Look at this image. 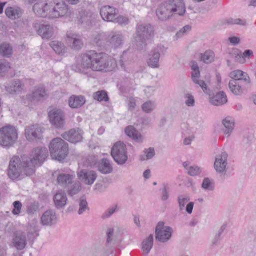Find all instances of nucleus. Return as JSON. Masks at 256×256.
<instances>
[{
    "instance_id": "obj_1",
    "label": "nucleus",
    "mask_w": 256,
    "mask_h": 256,
    "mask_svg": "<svg viewBox=\"0 0 256 256\" xmlns=\"http://www.w3.org/2000/svg\"><path fill=\"white\" fill-rule=\"evenodd\" d=\"M106 55L104 53H98L91 50L80 56L72 69L77 72L86 74L88 69L94 71H104L108 66L106 60Z\"/></svg>"
},
{
    "instance_id": "obj_2",
    "label": "nucleus",
    "mask_w": 256,
    "mask_h": 256,
    "mask_svg": "<svg viewBox=\"0 0 256 256\" xmlns=\"http://www.w3.org/2000/svg\"><path fill=\"white\" fill-rule=\"evenodd\" d=\"M186 12V6L182 0H168L160 5L156 16L162 21L170 19L174 14L182 16Z\"/></svg>"
},
{
    "instance_id": "obj_3",
    "label": "nucleus",
    "mask_w": 256,
    "mask_h": 256,
    "mask_svg": "<svg viewBox=\"0 0 256 256\" xmlns=\"http://www.w3.org/2000/svg\"><path fill=\"white\" fill-rule=\"evenodd\" d=\"M48 156L46 148H38L33 150L30 157H22V164L26 176H31L35 172L36 166H40Z\"/></svg>"
},
{
    "instance_id": "obj_4",
    "label": "nucleus",
    "mask_w": 256,
    "mask_h": 256,
    "mask_svg": "<svg viewBox=\"0 0 256 256\" xmlns=\"http://www.w3.org/2000/svg\"><path fill=\"white\" fill-rule=\"evenodd\" d=\"M154 36V28L150 24H142L137 26L134 36L136 46L142 50L147 45L148 40H151Z\"/></svg>"
},
{
    "instance_id": "obj_5",
    "label": "nucleus",
    "mask_w": 256,
    "mask_h": 256,
    "mask_svg": "<svg viewBox=\"0 0 256 256\" xmlns=\"http://www.w3.org/2000/svg\"><path fill=\"white\" fill-rule=\"evenodd\" d=\"M49 148L51 156L55 160H62L68 154V145L60 138H58L52 140Z\"/></svg>"
},
{
    "instance_id": "obj_6",
    "label": "nucleus",
    "mask_w": 256,
    "mask_h": 256,
    "mask_svg": "<svg viewBox=\"0 0 256 256\" xmlns=\"http://www.w3.org/2000/svg\"><path fill=\"white\" fill-rule=\"evenodd\" d=\"M18 138L17 130L14 127L6 126L0 129V145L10 148L15 144Z\"/></svg>"
},
{
    "instance_id": "obj_7",
    "label": "nucleus",
    "mask_w": 256,
    "mask_h": 256,
    "mask_svg": "<svg viewBox=\"0 0 256 256\" xmlns=\"http://www.w3.org/2000/svg\"><path fill=\"white\" fill-rule=\"evenodd\" d=\"M49 5L50 6V18H52L68 16L71 14L68 6L62 0H54L49 3Z\"/></svg>"
},
{
    "instance_id": "obj_8",
    "label": "nucleus",
    "mask_w": 256,
    "mask_h": 256,
    "mask_svg": "<svg viewBox=\"0 0 256 256\" xmlns=\"http://www.w3.org/2000/svg\"><path fill=\"white\" fill-rule=\"evenodd\" d=\"M113 159L120 166L124 165L128 161L127 148L123 142H117L113 146Z\"/></svg>"
},
{
    "instance_id": "obj_9",
    "label": "nucleus",
    "mask_w": 256,
    "mask_h": 256,
    "mask_svg": "<svg viewBox=\"0 0 256 256\" xmlns=\"http://www.w3.org/2000/svg\"><path fill=\"white\" fill-rule=\"evenodd\" d=\"M172 229L170 226H165L164 222H159L156 228V238L160 242H167L172 237Z\"/></svg>"
},
{
    "instance_id": "obj_10",
    "label": "nucleus",
    "mask_w": 256,
    "mask_h": 256,
    "mask_svg": "<svg viewBox=\"0 0 256 256\" xmlns=\"http://www.w3.org/2000/svg\"><path fill=\"white\" fill-rule=\"evenodd\" d=\"M228 154L222 152L216 156L214 168L216 172L222 176H225L228 170Z\"/></svg>"
},
{
    "instance_id": "obj_11",
    "label": "nucleus",
    "mask_w": 256,
    "mask_h": 256,
    "mask_svg": "<svg viewBox=\"0 0 256 256\" xmlns=\"http://www.w3.org/2000/svg\"><path fill=\"white\" fill-rule=\"evenodd\" d=\"M20 162V159L18 157H14L10 162L9 168L8 170V175L12 180L18 178L24 170V172L26 174L24 170L22 164V160Z\"/></svg>"
},
{
    "instance_id": "obj_12",
    "label": "nucleus",
    "mask_w": 256,
    "mask_h": 256,
    "mask_svg": "<svg viewBox=\"0 0 256 256\" xmlns=\"http://www.w3.org/2000/svg\"><path fill=\"white\" fill-rule=\"evenodd\" d=\"M228 86L234 94L240 96L250 88L251 84L248 82V80L246 79V82H243L242 81L230 80Z\"/></svg>"
},
{
    "instance_id": "obj_13",
    "label": "nucleus",
    "mask_w": 256,
    "mask_h": 256,
    "mask_svg": "<svg viewBox=\"0 0 256 256\" xmlns=\"http://www.w3.org/2000/svg\"><path fill=\"white\" fill-rule=\"evenodd\" d=\"M48 118L50 124L56 128L63 126L65 122L64 112L58 109H54L48 112Z\"/></svg>"
},
{
    "instance_id": "obj_14",
    "label": "nucleus",
    "mask_w": 256,
    "mask_h": 256,
    "mask_svg": "<svg viewBox=\"0 0 256 256\" xmlns=\"http://www.w3.org/2000/svg\"><path fill=\"white\" fill-rule=\"evenodd\" d=\"M112 37L109 33L96 34L92 36V44L100 48H105L111 44Z\"/></svg>"
},
{
    "instance_id": "obj_15",
    "label": "nucleus",
    "mask_w": 256,
    "mask_h": 256,
    "mask_svg": "<svg viewBox=\"0 0 256 256\" xmlns=\"http://www.w3.org/2000/svg\"><path fill=\"white\" fill-rule=\"evenodd\" d=\"M42 133V128L38 125H32L25 129V136L30 142H36L41 138Z\"/></svg>"
},
{
    "instance_id": "obj_16",
    "label": "nucleus",
    "mask_w": 256,
    "mask_h": 256,
    "mask_svg": "<svg viewBox=\"0 0 256 256\" xmlns=\"http://www.w3.org/2000/svg\"><path fill=\"white\" fill-rule=\"evenodd\" d=\"M164 48L162 46H159L153 49L149 54V58L148 60V66L153 68H160V52Z\"/></svg>"
},
{
    "instance_id": "obj_17",
    "label": "nucleus",
    "mask_w": 256,
    "mask_h": 256,
    "mask_svg": "<svg viewBox=\"0 0 256 256\" xmlns=\"http://www.w3.org/2000/svg\"><path fill=\"white\" fill-rule=\"evenodd\" d=\"M14 247L18 250H24L27 244L26 234L22 231H18L14 233L12 240Z\"/></svg>"
},
{
    "instance_id": "obj_18",
    "label": "nucleus",
    "mask_w": 256,
    "mask_h": 256,
    "mask_svg": "<svg viewBox=\"0 0 256 256\" xmlns=\"http://www.w3.org/2000/svg\"><path fill=\"white\" fill-rule=\"evenodd\" d=\"M95 16L90 12L82 11L78 18V24L84 28H88L92 26Z\"/></svg>"
},
{
    "instance_id": "obj_19",
    "label": "nucleus",
    "mask_w": 256,
    "mask_h": 256,
    "mask_svg": "<svg viewBox=\"0 0 256 256\" xmlns=\"http://www.w3.org/2000/svg\"><path fill=\"white\" fill-rule=\"evenodd\" d=\"M34 27L38 34L43 38L48 40L54 34V28L49 24H44L36 22Z\"/></svg>"
},
{
    "instance_id": "obj_20",
    "label": "nucleus",
    "mask_w": 256,
    "mask_h": 256,
    "mask_svg": "<svg viewBox=\"0 0 256 256\" xmlns=\"http://www.w3.org/2000/svg\"><path fill=\"white\" fill-rule=\"evenodd\" d=\"M79 179L86 185H92L97 178L96 173L93 170H82L78 174Z\"/></svg>"
},
{
    "instance_id": "obj_21",
    "label": "nucleus",
    "mask_w": 256,
    "mask_h": 256,
    "mask_svg": "<svg viewBox=\"0 0 256 256\" xmlns=\"http://www.w3.org/2000/svg\"><path fill=\"white\" fill-rule=\"evenodd\" d=\"M82 131L78 130H71L62 134V138L70 142L76 144L80 142L82 138Z\"/></svg>"
},
{
    "instance_id": "obj_22",
    "label": "nucleus",
    "mask_w": 256,
    "mask_h": 256,
    "mask_svg": "<svg viewBox=\"0 0 256 256\" xmlns=\"http://www.w3.org/2000/svg\"><path fill=\"white\" fill-rule=\"evenodd\" d=\"M24 84L20 80H14L5 86L6 90L11 94L22 92L24 89Z\"/></svg>"
},
{
    "instance_id": "obj_23",
    "label": "nucleus",
    "mask_w": 256,
    "mask_h": 256,
    "mask_svg": "<svg viewBox=\"0 0 256 256\" xmlns=\"http://www.w3.org/2000/svg\"><path fill=\"white\" fill-rule=\"evenodd\" d=\"M68 42L72 49L80 50L84 46L83 42L80 36L72 33L67 34Z\"/></svg>"
},
{
    "instance_id": "obj_24",
    "label": "nucleus",
    "mask_w": 256,
    "mask_h": 256,
    "mask_svg": "<svg viewBox=\"0 0 256 256\" xmlns=\"http://www.w3.org/2000/svg\"><path fill=\"white\" fill-rule=\"evenodd\" d=\"M74 178V174L60 173L57 176V184L62 188H67L72 184Z\"/></svg>"
},
{
    "instance_id": "obj_25",
    "label": "nucleus",
    "mask_w": 256,
    "mask_h": 256,
    "mask_svg": "<svg viewBox=\"0 0 256 256\" xmlns=\"http://www.w3.org/2000/svg\"><path fill=\"white\" fill-rule=\"evenodd\" d=\"M57 222V216L55 210H48L41 218V222L44 226H52Z\"/></svg>"
},
{
    "instance_id": "obj_26",
    "label": "nucleus",
    "mask_w": 256,
    "mask_h": 256,
    "mask_svg": "<svg viewBox=\"0 0 256 256\" xmlns=\"http://www.w3.org/2000/svg\"><path fill=\"white\" fill-rule=\"evenodd\" d=\"M68 198L66 192L62 190H58L54 196V202L55 206L58 209L62 208L67 204Z\"/></svg>"
},
{
    "instance_id": "obj_27",
    "label": "nucleus",
    "mask_w": 256,
    "mask_h": 256,
    "mask_svg": "<svg viewBox=\"0 0 256 256\" xmlns=\"http://www.w3.org/2000/svg\"><path fill=\"white\" fill-rule=\"evenodd\" d=\"M31 96L33 100L38 102L46 99L48 94L44 87L38 86L34 88Z\"/></svg>"
},
{
    "instance_id": "obj_28",
    "label": "nucleus",
    "mask_w": 256,
    "mask_h": 256,
    "mask_svg": "<svg viewBox=\"0 0 256 256\" xmlns=\"http://www.w3.org/2000/svg\"><path fill=\"white\" fill-rule=\"evenodd\" d=\"M33 10L38 16L44 18L49 14L50 6L49 4H36L33 6Z\"/></svg>"
},
{
    "instance_id": "obj_29",
    "label": "nucleus",
    "mask_w": 256,
    "mask_h": 256,
    "mask_svg": "<svg viewBox=\"0 0 256 256\" xmlns=\"http://www.w3.org/2000/svg\"><path fill=\"white\" fill-rule=\"evenodd\" d=\"M210 102L214 106H222L227 103V96L224 92H219L216 95L210 98Z\"/></svg>"
},
{
    "instance_id": "obj_30",
    "label": "nucleus",
    "mask_w": 256,
    "mask_h": 256,
    "mask_svg": "<svg viewBox=\"0 0 256 256\" xmlns=\"http://www.w3.org/2000/svg\"><path fill=\"white\" fill-rule=\"evenodd\" d=\"M222 124L225 128L224 130V134L230 136L232 133L235 126V122L234 118L226 117L222 120Z\"/></svg>"
},
{
    "instance_id": "obj_31",
    "label": "nucleus",
    "mask_w": 256,
    "mask_h": 256,
    "mask_svg": "<svg viewBox=\"0 0 256 256\" xmlns=\"http://www.w3.org/2000/svg\"><path fill=\"white\" fill-rule=\"evenodd\" d=\"M229 76L232 80L242 81L246 82V80H248V82L251 83L250 79L248 74L241 70H236L232 72Z\"/></svg>"
},
{
    "instance_id": "obj_32",
    "label": "nucleus",
    "mask_w": 256,
    "mask_h": 256,
    "mask_svg": "<svg viewBox=\"0 0 256 256\" xmlns=\"http://www.w3.org/2000/svg\"><path fill=\"white\" fill-rule=\"evenodd\" d=\"M126 232L122 228H117L114 234H113V246L114 245L115 248L120 246L123 238Z\"/></svg>"
},
{
    "instance_id": "obj_33",
    "label": "nucleus",
    "mask_w": 256,
    "mask_h": 256,
    "mask_svg": "<svg viewBox=\"0 0 256 256\" xmlns=\"http://www.w3.org/2000/svg\"><path fill=\"white\" fill-rule=\"evenodd\" d=\"M86 102V100L82 96H72L69 98V106L72 108H78L82 106Z\"/></svg>"
},
{
    "instance_id": "obj_34",
    "label": "nucleus",
    "mask_w": 256,
    "mask_h": 256,
    "mask_svg": "<svg viewBox=\"0 0 256 256\" xmlns=\"http://www.w3.org/2000/svg\"><path fill=\"white\" fill-rule=\"evenodd\" d=\"M126 134L130 138L138 142H142V136L140 133L132 126H129L125 130Z\"/></svg>"
},
{
    "instance_id": "obj_35",
    "label": "nucleus",
    "mask_w": 256,
    "mask_h": 256,
    "mask_svg": "<svg viewBox=\"0 0 256 256\" xmlns=\"http://www.w3.org/2000/svg\"><path fill=\"white\" fill-rule=\"evenodd\" d=\"M7 16L12 20L20 18L22 14V10L19 8H8L6 10Z\"/></svg>"
},
{
    "instance_id": "obj_36",
    "label": "nucleus",
    "mask_w": 256,
    "mask_h": 256,
    "mask_svg": "<svg viewBox=\"0 0 256 256\" xmlns=\"http://www.w3.org/2000/svg\"><path fill=\"white\" fill-rule=\"evenodd\" d=\"M100 15L104 20L112 22V9L110 6H103L100 10Z\"/></svg>"
},
{
    "instance_id": "obj_37",
    "label": "nucleus",
    "mask_w": 256,
    "mask_h": 256,
    "mask_svg": "<svg viewBox=\"0 0 256 256\" xmlns=\"http://www.w3.org/2000/svg\"><path fill=\"white\" fill-rule=\"evenodd\" d=\"M98 170L104 174H110L112 172V168L110 162L106 159H102L100 163L98 164Z\"/></svg>"
},
{
    "instance_id": "obj_38",
    "label": "nucleus",
    "mask_w": 256,
    "mask_h": 256,
    "mask_svg": "<svg viewBox=\"0 0 256 256\" xmlns=\"http://www.w3.org/2000/svg\"><path fill=\"white\" fill-rule=\"evenodd\" d=\"M50 44L54 50L58 54H62L66 52V46L60 42L53 41Z\"/></svg>"
},
{
    "instance_id": "obj_39",
    "label": "nucleus",
    "mask_w": 256,
    "mask_h": 256,
    "mask_svg": "<svg viewBox=\"0 0 256 256\" xmlns=\"http://www.w3.org/2000/svg\"><path fill=\"white\" fill-rule=\"evenodd\" d=\"M92 98L94 100L99 102H107L110 100L107 92L104 90H99L94 92L92 94Z\"/></svg>"
},
{
    "instance_id": "obj_40",
    "label": "nucleus",
    "mask_w": 256,
    "mask_h": 256,
    "mask_svg": "<svg viewBox=\"0 0 256 256\" xmlns=\"http://www.w3.org/2000/svg\"><path fill=\"white\" fill-rule=\"evenodd\" d=\"M154 244V236L152 234H150L147 238H146L142 244V249L144 252L148 254Z\"/></svg>"
},
{
    "instance_id": "obj_41",
    "label": "nucleus",
    "mask_w": 256,
    "mask_h": 256,
    "mask_svg": "<svg viewBox=\"0 0 256 256\" xmlns=\"http://www.w3.org/2000/svg\"><path fill=\"white\" fill-rule=\"evenodd\" d=\"M124 43V39L122 35L118 32L113 35V48L118 49L122 47Z\"/></svg>"
},
{
    "instance_id": "obj_42",
    "label": "nucleus",
    "mask_w": 256,
    "mask_h": 256,
    "mask_svg": "<svg viewBox=\"0 0 256 256\" xmlns=\"http://www.w3.org/2000/svg\"><path fill=\"white\" fill-rule=\"evenodd\" d=\"M192 82L196 85L197 88H200L206 94L208 95L210 94V90L208 87V84L203 80L198 78L194 80Z\"/></svg>"
},
{
    "instance_id": "obj_43",
    "label": "nucleus",
    "mask_w": 256,
    "mask_h": 256,
    "mask_svg": "<svg viewBox=\"0 0 256 256\" xmlns=\"http://www.w3.org/2000/svg\"><path fill=\"white\" fill-rule=\"evenodd\" d=\"M0 54L4 57H9L12 54V46L8 44H2L0 46Z\"/></svg>"
},
{
    "instance_id": "obj_44",
    "label": "nucleus",
    "mask_w": 256,
    "mask_h": 256,
    "mask_svg": "<svg viewBox=\"0 0 256 256\" xmlns=\"http://www.w3.org/2000/svg\"><path fill=\"white\" fill-rule=\"evenodd\" d=\"M246 22L245 20H242L240 18H236L234 19L232 18H230L228 19L224 20L222 22V24H228V25H234V24H238L240 26H244L246 25Z\"/></svg>"
},
{
    "instance_id": "obj_45",
    "label": "nucleus",
    "mask_w": 256,
    "mask_h": 256,
    "mask_svg": "<svg viewBox=\"0 0 256 256\" xmlns=\"http://www.w3.org/2000/svg\"><path fill=\"white\" fill-rule=\"evenodd\" d=\"M214 54L212 51L208 50L202 54L201 60L205 64H208L214 62Z\"/></svg>"
},
{
    "instance_id": "obj_46",
    "label": "nucleus",
    "mask_w": 256,
    "mask_h": 256,
    "mask_svg": "<svg viewBox=\"0 0 256 256\" xmlns=\"http://www.w3.org/2000/svg\"><path fill=\"white\" fill-rule=\"evenodd\" d=\"M79 210L78 214L80 215L83 214L84 212L89 210L88 204L85 197L81 198L79 200Z\"/></svg>"
},
{
    "instance_id": "obj_47",
    "label": "nucleus",
    "mask_w": 256,
    "mask_h": 256,
    "mask_svg": "<svg viewBox=\"0 0 256 256\" xmlns=\"http://www.w3.org/2000/svg\"><path fill=\"white\" fill-rule=\"evenodd\" d=\"M156 106V105L154 102L149 100L142 105V108L144 112L150 114L154 110Z\"/></svg>"
},
{
    "instance_id": "obj_48",
    "label": "nucleus",
    "mask_w": 256,
    "mask_h": 256,
    "mask_svg": "<svg viewBox=\"0 0 256 256\" xmlns=\"http://www.w3.org/2000/svg\"><path fill=\"white\" fill-rule=\"evenodd\" d=\"M114 13H113V23L118 24L119 25H126L129 22V20L126 17L124 16H118L116 18V10L114 9Z\"/></svg>"
},
{
    "instance_id": "obj_49",
    "label": "nucleus",
    "mask_w": 256,
    "mask_h": 256,
    "mask_svg": "<svg viewBox=\"0 0 256 256\" xmlns=\"http://www.w3.org/2000/svg\"><path fill=\"white\" fill-rule=\"evenodd\" d=\"M144 154L140 156V160L142 161L148 160L152 159L155 155V152L154 148H149L144 151Z\"/></svg>"
},
{
    "instance_id": "obj_50",
    "label": "nucleus",
    "mask_w": 256,
    "mask_h": 256,
    "mask_svg": "<svg viewBox=\"0 0 256 256\" xmlns=\"http://www.w3.org/2000/svg\"><path fill=\"white\" fill-rule=\"evenodd\" d=\"M203 189L208 191H212L214 189V184L212 180L208 178H205L202 184Z\"/></svg>"
},
{
    "instance_id": "obj_51",
    "label": "nucleus",
    "mask_w": 256,
    "mask_h": 256,
    "mask_svg": "<svg viewBox=\"0 0 256 256\" xmlns=\"http://www.w3.org/2000/svg\"><path fill=\"white\" fill-rule=\"evenodd\" d=\"M190 200L189 198L183 195L180 196L178 197V202L180 211H183L185 209L186 205L188 202Z\"/></svg>"
},
{
    "instance_id": "obj_52",
    "label": "nucleus",
    "mask_w": 256,
    "mask_h": 256,
    "mask_svg": "<svg viewBox=\"0 0 256 256\" xmlns=\"http://www.w3.org/2000/svg\"><path fill=\"white\" fill-rule=\"evenodd\" d=\"M81 190V184L80 182H74L72 187L68 189V193L70 196H73L78 194Z\"/></svg>"
},
{
    "instance_id": "obj_53",
    "label": "nucleus",
    "mask_w": 256,
    "mask_h": 256,
    "mask_svg": "<svg viewBox=\"0 0 256 256\" xmlns=\"http://www.w3.org/2000/svg\"><path fill=\"white\" fill-rule=\"evenodd\" d=\"M191 30V26L188 25L184 28H182L181 30H180L176 34L174 38L176 40H178V38H182L185 35L187 34L188 32H189Z\"/></svg>"
},
{
    "instance_id": "obj_54",
    "label": "nucleus",
    "mask_w": 256,
    "mask_h": 256,
    "mask_svg": "<svg viewBox=\"0 0 256 256\" xmlns=\"http://www.w3.org/2000/svg\"><path fill=\"white\" fill-rule=\"evenodd\" d=\"M13 206L14 208L12 211V214L16 216L19 215L21 212L22 206V202L20 201H16L14 202Z\"/></svg>"
},
{
    "instance_id": "obj_55",
    "label": "nucleus",
    "mask_w": 256,
    "mask_h": 256,
    "mask_svg": "<svg viewBox=\"0 0 256 256\" xmlns=\"http://www.w3.org/2000/svg\"><path fill=\"white\" fill-rule=\"evenodd\" d=\"M201 172L202 170L198 166H190L188 171V174L192 176L199 175Z\"/></svg>"
},
{
    "instance_id": "obj_56",
    "label": "nucleus",
    "mask_w": 256,
    "mask_h": 256,
    "mask_svg": "<svg viewBox=\"0 0 256 256\" xmlns=\"http://www.w3.org/2000/svg\"><path fill=\"white\" fill-rule=\"evenodd\" d=\"M10 68V64L6 62H0V76L8 72Z\"/></svg>"
},
{
    "instance_id": "obj_57",
    "label": "nucleus",
    "mask_w": 256,
    "mask_h": 256,
    "mask_svg": "<svg viewBox=\"0 0 256 256\" xmlns=\"http://www.w3.org/2000/svg\"><path fill=\"white\" fill-rule=\"evenodd\" d=\"M127 103L128 108L130 110L132 111L135 110L136 106V100L133 97H130L128 98Z\"/></svg>"
},
{
    "instance_id": "obj_58",
    "label": "nucleus",
    "mask_w": 256,
    "mask_h": 256,
    "mask_svg": "<svg viewBox=\"0 0 256 256\" xmlns=\"http://www.w3.org/2000/svg\"><path fill=\"white\" fill-rule=\"evenodd\" d=\"M39 208L38 204H30L27 210V212L29 214H34Z\"/></svg>"
},
{
    "instance_id": "obj_59",
    "label": "nucleus",
    "mask_w": 256,
    "mask_h": 256,
    "mask_svg": "<svg viewBox=\"0 0 256 256\" xmlns=\"http://www.w3.org/2000/svg\"><path fill=\"white\" fill-rule=\"evenodd\" d=\"M186 98H187L186 101V106L190 107L194 106L195 103L194 97L190 94H188L186 96Z\"/></svg>"
},
{
    "instance_id": "obj_60",
    "label": "nucleus",
    "mask_w": 256,
    "mask_h": 256,
    "mask_svg": "<svg viewBox=\"0 0 256 256\" xmlns=\"http://www.w3.org/2000/svg\"><path fill=\"white\" fill-rule=\"evenodd\" d=\"M88 160L92 167H94L97 164L98 165L99 164L98 163V158L96 156H90Z\"/></svg>"
},
{
    "instance_id": "obj_61",
    "label": "nucleus",
    "mask_w": 256,
    "mask_h": 256,
    "mask_svg": "<svg viewBox=\"0 0 256 256\" xmlns=\"http://www.w3.org/2000/svg\"><path fill=\"white\" fill-rule=\"evenodd\" d=\"M169 198V192L168 191V188L166 186H164L162 190V200L163 201H166L168 200Z\"/></svg>"
},
{
    "instance_id": "obj_62",
    "label": "nucleus",
    "mask_w": 256,
    "mask_h": 256,
    "mask_svg": "<svg viewBox=\"0 0 256 256\" xmlns=\"http://www.w3.org/2000/svg\"><path fill=\"white\" fill-rule=\"evenodd\" d=\"M156 90V88L152 86H147L144 90L145 94L148 96H150Z\"/></svg>"
},
{
    "instance_id": "obj_63",
    "label": "nucleus",
    "mask_w": 256,
    "mask_h": 256,
    "mask_svg": "<svg viewBox=\"0 0 256 256\" xmlns=\"http://www.w3.org/2000/svg\"><path fill=\"white\" fill-rule=\"evenodd\" d=\"M229 42L233 45L236 46L240 42V38L236 36H232L228 38Z\"/></svg>"
},
{
    "instance_id": "obj_64",
    "label": "nucleus",
    "mask_w": 256,
    "mask_h": 256,
    "mask_svg": "<svg viewBox=\"0 0 256 256\" xmlns=\"http://www.w3.org/2000/svg\"><path fill=\"white\" fill-rule=\"evenodd\" d=\"M200 73L199 70H192V81H194V80H196L200 78Z\"/></svg>"
}]
</instances>
